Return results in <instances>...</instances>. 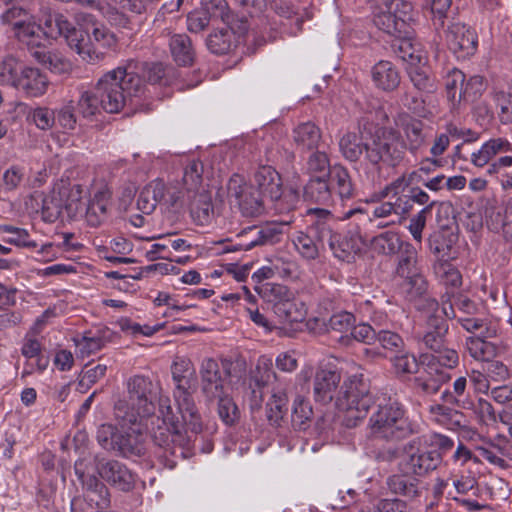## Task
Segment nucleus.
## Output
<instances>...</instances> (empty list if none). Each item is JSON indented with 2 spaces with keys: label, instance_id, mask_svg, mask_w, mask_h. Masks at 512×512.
I'll return each mask as SVG.
<instances>
[{
  "label": "nucleus",
  "instance_id": "nucleus-22",
  "mask_svg": "<svg viewBox=\"0 0 512 512\" xmlns=\"http://www.w3.org/2000/svg\"><path fill=\"white\" fill-rule=\"evenodd\" d=\"M474 462L486 461L495 468L506 470L510 468L507 456L508 440L505 436L497 435L494 439H483L475 446Z\"/></svg>",
  "mask_w": 512,
  "mask_h": 512
},
{
  "label": "nucleus",
  "instance_id": "nucleus-54",
  "mask_svg": "<svg viewBox=\"0 0 512 512\" xmlns=\"http://www.w3.org/2000/svg\"><path fill=\"white\" fill-rule=\"evenodd\" d=\"M393 371L397 376L414 374L418 371V362L416 357L403 348L390 358Z\"/></svg>",
  "mask_w": 512,
  "mask_h": 512
},
{
  "label": "nucleus",
  "instance_id": "nucleus-38",
  "mask_svg": "<svg viewBox=\"0 0 512 512\" xmlns=\"http://www.w3.org/2000/svg\"><path fill=\"white\" fill-rule=\"evenodd\" d=\"M202 174H203V164L198 160H191L187 163L184 168L183 176H182V187L179 188L176 185H173L177 191L181 192V195H190L191 193H195L201 190H205L202 187Z\"/></svg>",
  "mask_w": 512,
  "mask_h": 512
},
{
  "label": "nucleus",
  "instance_id": "nucleus-8",
  "mask_svg": "<svg viewBox=\"0 0 512 512\" xmlns=\"http://www.w3.org/2000/svg\"><path fill=\"white\" fill-rule=\"evenodd\" d=\"M373 403L374 397L361 374L349 376L336 399V406L345 413L348 427L356 426L359 420L364 419Z\"/></svg>",
  "mask_w": 512,
  "mask_h": 512
},
{
  "label": "nucleus",
  "instance_id": "nucleus-15",
  "mask_svg": "<svg viewBox=\"0 0 512 512\" xmlns=\"http://www.w3.org/2000/svg\"><path fill=\"white\" fill-rule=\"evenodd\" d=\"M230 198L238 205L243 216L256 217L263 212V201L260 192L246 183L239 175H234L228 183Z\"/></svg>",
  "mask_w": 512,
  "mask_h": 512
},
{
  "label": "nucleus",
  "instance_id": "nucleus-61",
  "mask_svg": "<svg viewBox=\"0 0 512 512\" xmlns=\"http://www.w3.org/2000/svg\"><path fill=\"white\" fill-rule=\"evenodd\" d=\"M435 203V201H431L430 205L423 207L409 220L407 229L416 242H422V233L424 228L426 227L427 217L431 214Z\"/></svg>",
  "mask_w": 512,
  "mask_h": 512
},
{
  "label": "nucleus",
  "instance_id": "nucleus-4",
  "mask_svg": "<svg viewBox=\"0 0 512 512\" xmlns=\"http://www.w3.org/2000/svg\"><path fill=\"white\" fill-rule=\"evenodd\" d=\"M159 413L161 415L162 425H158L153 430L152 439L159 448L163 450L161 456L170 462V467L175 465L174 460H169L168 456L174 458H185L191 448L192 438L199 432H192L188 425L176 417L170 405L169 398H160Z\"/></svg>",
  "mask_w": 512,
  "mask_h": 512
},
{
  "label": "nucleus",
  "instance_id": "nucleus-18",
  "mask_svg": "<svg viewBox=\"0 0 512 512\" xmlns=\"http://www.w3.org/2000/svg\"><path fill=\"white\" fill-rule=\"evenodd\" d=\"M80 28L75 30L83 34L84 39H89L90 47L96 53L100 54L101 57L90 59L81 57L83 60L95 63L104 58V52L100 51V48H112L116 44L115 35L110 32L105 26L97 23L91 15L83 14L78 16Z\"/></svg>",
  "mask_w": 512,
  "mask_h": 512
},
{
  "label": "nucleus",
  "instance_id": "nucleus-64",
  "mask_svg": "<svg viewBox=\"0 0 512 512\" xmlns=\"http://www.w3.org/2000/svg\"><path fill=\"white\" fill-rule=\"evenodd\" d=\"M74 109L75 106L72 100L67 101L60 108L54 109L56 125L66 132L73 131L76 128L77 117Z\"/></svg>",
  "mask_w": 512,
  "mask_h": 512
},
{
  "label": "nucleus",
  "instance_id": "nucleus-21",
  "mask_svg": "<svg viewBox=\"0 0 512 512\" xmlns=\"http://www.w3.org/2000/svg\"><path fill=\"white\" fill-rule=\"evenodd\" d=\"M201 391L208 400H214L227 392L229 371H221L218 362L205 358L200 366Z\"/></svg>",
  "mask_w": 512,
  "mask_h": 512
},
{
  "label": "nucleus",
  "instance_id": "nucleus-1",
  "mask_svg": "<svg viewBox=\"0 0 512 512\" xmlns=\"http://www.w3.org/2000/svg\"><path fill=\"white\" fill-rule=\"evenodd\" d=\"M130 68V64L118 66L99 78L94 89L82 91L77 100L79 114L93 119L101 110L120 112L141 90V79Z\"/></svg>",
  "mask_w": 512,
  "mask_h": 512
},
{
  "label": "nucleus",
  "instance_id": "nucleus-57",
  "mask_svg": "<svg viewBox=\"0 0 512 512\" xmlns=\"http://www.w3.org/2000/svg\"><path fill=\"white\" fill-rule=\"evenodd\" d=\"M257 290L262 298L272 305L273 311L278 304L282 303L283 300L292 294L286 286L275 283H265L257 288Z\"/></svg>",
  "mask_w": 512,
  "mask_h": 512
},
{
  "label": "nucleus",
  "instance_id": "nucleus-50",
  "mask_svg": "<svg viewBox=\"0 0 512 512\" xmlns=\"http://www.w3.org/2000/svg\"><path fill=\"white\" fill-rule=\"evenodd\" d=\"M466 349L477 361L489 362L497 354V346L480 336H471L466 340Z\"/></svg>",
  "mask_w": 512,
  "mask_h": 512
},
{
  "label": "nucleus",
  "instance_id": "nucleus-17",
  "mask_svg": "<svg viewBox=\"0 0 512 512\" xmlns=\"http://www.w3.org/2000/svg\"><path fill=\"white\" fill-rule=\"evenodd\" d=\"M99 458L84 457L75 462L74 470L78 480L90 495V501L95 502L98 508H106L110 504L109 491L103 482L90 473V466H97Z\"/></svg>",
  "mask_w": 512,
  "mask_h": 512
},
{
  "label": "nucleus",
  "instance_id": "nucleus-23",
  "mask_svg": "<svg viewBox=\"0 0 512 512\" xmlns=\"http://www.w3.org/2000/svg\"><path fill=\"white\" fill-rule=\"evenodd\" d=\"M477 486L474 476L467 473L450 474L446 478H438L433 487L435 496H445L447 499L460 501L461 496L467 495Z\"/></svg>",
  "mask_w": 512,
  "mask_h": 512
},
{
  "label": "nucleus",
  "instance_id": "nucleus-14",
  "mask_svg": "<svg viewBox=\"0 0 512 512\" xmlns=\"http://www.w3.org/2000/svg\"><path fill=\"white\" fill-rule=\"evenodd\" d=\"M183 198L184 196L176 190L173 184L166 185L161 179H155L140 191L136 205L139 211L149 215L161 201L174 206Z\"/></svg>",
  "mask_w": 512,
  "mask_h": 512
},
{
  "label": "nucleus",
  "instance_id": "nucleus-53",
  "mask_svg": "<svg viewBox=\"0 0 512 512\" xmlns=\"http://www.w3.org/2000/svg\"><path fill=\"white\" fill-rule=\"evenodd\" d=\"M106 339L100 332H85L76 340L77 353L82 357H89L100 351L106 345Z\"/></svg>",
  "mask_w": 512,
  "mask_h": 512
},
{
  "label": "nucleus",
  "instance_id": "nucleus-30",
  "mask_svg": "<svg viewBox=\"0 0 512 512\" xmlns=\"http://www.w3.org/2000/svg\"><path fill=\"white\" fill-rule=\"evenodd\" d=\"M371 78L376 88L391 92L401 82L400 72L390 61L380 60L371 68Z\"/></svg>",
  "mask_w": 512,
  "mask_h": 512
},
{
  "label": "nucleus",
  "instance_id": "nucleus-6",
  "mask_svg": "<svg viewBox=\"0 0 512 512\" xmlns=\"http://www.w3.org/2000/svg\"><path fill=\"white\" fill-rule=\"evenodd\" d=\"M126 387L127 399L115 405L116 418L124 423H138L152 416L155 412L152 382L147 377L135 375L128 379Z\"/></svg>",
  "mask_w": 512,
  "mask_h": 512
},
{
  "label": "nucleus",
  "instance_id": "nucleus-26",
  "mask_svg": "<svg viewBox=\"0 0 512 512\" xmlns=\"http://www.w3.org/2000/svg\"><path fill=\"white\" fill-rule=\"evenodd\" d=\"M391 48L393 53L407 64V67L419 63H425L427 60L421 44L417 42L408 31L397 35L392 40Z\"/></svg>",
  "mask_w": 512,
  "mask_h": 512
},
{
  "label": "nucleus",
  "instance_id": "nucleus-12",
  "mask_svg": "<svg viewBox=\"0 0 512 512\" xmlns=\"http://www.w3.org/2000/svg\"><path fill=\"white\" fill-rule=\"evenodd\" d=\"M306 215L310 217L308 231H298L294 234L292 242L298 254L305 260L312 261L319 257L320 250L324 247L325 241L318 238V225L329 218V210L323 208H309Z\"/></svg>",
  "mask_w": 512,
  "mask_h": 512
},
{
  "label": "nucleus",
  "instance_id": "nucleus-62",
  "mask_svg": "<svg viewBox=\"0 0 512 512\" xmlns=\"http://www.w3.org/2000/svg\"><path fill=\"white\" fill-rule=\"evenodd\" d=\"M232 33L228 29H222L209 34L206 45L214 54H225L231 48Z\"/></svg>",
  "mask_w": 512,
  "mask_h": 512
},
{
  "label": "nucleus",
  "instance_id": "nucleus-44",
  "mask_svg": "<svg viewBox=\"0 0 512 512\" xmlns=\"http://www.w3.org/2000/svg\"><path fill=\"white\" fill-rule=\"evenodd\" d=\"M417 307L424 313L428 320L437 324L438 320L447 323V319L455 317V312L451 304L443 303L442 307H439L438 302L433 298H420Z\"/></svg>",
  "mask_w": 512,
  "mask_h": 512
},
{
  "label": "nucleus",
  "instance_id": "nucleus-40",
  "mask_svg": "<svg viewBox=\"0 0 512 512\" xmlns=\"http://www.w3.org/2000/svg\"><path fill=\"white\" fill-rule=\"evenodd\" d=\"M274 313L281 322L292 324L302 322L305 319L306 308L305 305L298 301L292 293L290 297L286 298L282 303L276 306Z\"/></svg>",
  "mask_w": 512,
  "mask_h": 512
},
{
  "label": "nucleus",
  "instance_id": "nucleus-55",
  "mask_svg": "<svg viewBox=\"0 0 512 512\" xmlns=\"http://www.w3.org/2000/svg\"><path fill=\"white\" fill-rule=\"evenodd\" d=\"M434 273L446 287L458 288L462 283L460 272L449 262L438 260L434 266Z\"/></svg>",
  "mask_w": 512,
  "mask_h": 512
},
{
  "label": "nucleus",
  "instance_id": "nucleus-56",
  "mask_svg": "<svg viewBox=\"0 0 512 512\" xmlns=\"http://www.w3.org/2000/svg\"><path fill=\"white\" fill-rule=\"evenodd\" d=\"M464 83L465 75L461 70L453 68L447 73L445 78V89L447 98L453 105L462 101V98H460V92L463 90Z\"/></svg>",
  "mask_w": 512,
  "mask_h": 512
},
{
  "label": "nucleus",
  "instance_id": "nucleus-59",
  "mask_svg": "<svg viewBox=\"0 0 512 512\" xmlns=\"http://www.w3.org/2000/svg\"><path fill=\"white\" fill-rule=\"evenodd\" d=\"M84 194L85 190L79 184L73 185L69 190L66 189L64 205L70 216L78 217L83 215L84 204L82 203V198Z\"/></svg>",
  "mask_w": 512,
  "mask_h": 512
},
{
  "label": "nucleus",
  "instance_id": "nucleus-46",
  "mask_svg": "<svg viewBox=\"0 0 512 512\" xmlns=\"http://www.w3.org/2000/svg\"><path fill=\"white\" fill-rule=\"evenodd\" d=\"M409 242L403 241L398 233L393 231H386L377 236L372 240L373 249L383 255H396L403 248L405 244Z\"/></svg>",
  "mask_w": 512,
  "mask_h": 512
},
{
  "label": "nucleus",
  "instance_id": "nucleus-28",
  "mask_svg": "<svg viewBox=\"0 0 512 512\" xmlns=\"http://www.w3.org/2000/svg\"><path fill=\"white\" fill-rule=\"evenodd\" d=\"M485 223L489 230L500 233L506 240L512 239V198L502 207H487Z\"/></svg>",
  "mask_w": 512,
  "mask_h": 512
},
{
  "label": "nucleus",
  "instance_id": "nucleus-35",
  "mask_svg": "<svg viewBox=\"0 0 512 512\" xmlns=\"http://www.w3.org/2000/svg\"><path fill=\"white\" fill-rule=\"evenodd\" d=\"M110 192L106 188L96 191L84 207L83 215L88 225L99 226L107 216V207L110 202Z\"/></svg>",
  "mask_w": 512,
  "mask_h": 512
},
{
  "label": "nucleus",
  "instance_id": "nucleus-60",
  "mask_svg": "<svg viewBox=\"0 0 512 512\" xmlns=\"http://www.w3.org/2000/svg\"><path fill=\"white\" fill-rule=\"evenodd\" d=\"M313 410L310 402L303 396L298 395L292 406V422L295 427L304 429L308 421L311 420Z\"/></svg>",
  "mask_w": 512,
  "mask_h": 512
},
{
  "label": "nucleus",
  "instance_id": "nucleus-25",
  "mask_svg": "<svg viewBox=\"0 0 512 512\" xmlns=\"http://www.w3.org/2000/svg\"><path fill=\"white\" fill-rule=\"evenodd\" d=\"M65 195L66 188H53L48 194L36 191L31 195L30 205L31 207H40L43 220L52 223L59 218L62 210L65 209Z\"/></svg>",
  "mask_w": 512,
  "mask_h": 512
},
{
  "label": "nucleus",
  "instance_id": "nucleus-58",
  "mask_svg": "<svg viewBox=\"0 0 512 512\" xmlns=\"http://www.w3.org/2000/svg\"><path fill=\"white\" fill-rule=\"evenodd\" d=\"M331 169L330 160L325 152L315 151L307 159L306 171L310 177H328Z\"/></svg>",
  "mask_w": 512,
  "mask_h": 512
},
{
  "label": "nucleus",
  "instance_id": "nucleus-49",
  "mask_svg": "<svg viewBox=\"0 0 512 512\" xmlns=\"http://www.w3.org/2000/svg\"><path fill=\"white\" fill-rule=\"evenodd\" d=\"M33 56L53 73L66 74L72 70L71 62L58 52L38 49L33 52Z\"/></svg>",
  "mask_w": 512,
  "mask_h": 512
},
{
  "label": "nucleus",
  "instance_id": "nucleus-31",
  "mask_svg": "<svg viewBox=\"0 0 512 512\" xmlns=\"http://www.w3.org/2000/svg\"><path fill=\"white\" fill-rule=\"evenodd\" d=\"M440 398L444 404L460 409L470 410L474 408L466 376L457 377L451 387L442 392Z\"/></svg>",
  "mask_w": 512,
  "mask_h": 512
},
{
  "label": "nucleus",
  "instance_id": "nucleus-51",
  "mask_svg": "<svg viewBox=\"0 0 512 512\" xmlns=\"http://www.w3.org/2000/svg\"><path fill=\"white\" fill-rule=\"evenodd\" d=\"M287 403L288 397L285 389L280 386L274 387L272 395L266 404L267 417L271 423H279L287 412Z\"/></svg>",
  "mask_w": 512,
  "mask_h": 512
},
{
  "label": "nucleus",
  "instance_id": "nucleus-43",
  "mask_svg": "<svg viewBox=\"0 0 512 512\" xmlns=\"http://www.w3.org/2000/svg\"><path fill=\"white\" fill-rule=\"evenodd\" d=\"M304 197L307 200L324 205L330 203L332 200V192L328 183V177H310L304 187Z\"/></svg>",
  "mask_w": 512,
  "mask_h": 512
},
{
  "label": "nucleus",
  "instance_id": "nucleus-9",
  "mask_svg": "<svg viewBox=\"0 0 512 512\" xmlns=\"http://www.w3.org/2000/svg\"><path fill=\"white\" fill-rule=\"evenodd\" d=\"M0 83L13 86L31 97L43 95L49 85L46 75L38 68L23 66L11 57L3 62Z\"/></svg>",
  "mask_w": 512,
  "mask_h": 512
},
{
  "label": "nucleus",
  "instance_id": "nucleus-11",
  "mask_svg": "<svg viewBox=\"0 0 512 512\" xmlns=\"http://www.w3.org/2000/svg\"><path fill=\"white\" fill-rule=\"evenodd\" d=\"M408 185L404 176H400L375 194V199L372 201H380V203L373 208L372 216L368 215L369 220L387 218L392 215L405 218L413 208L407 195L404 194Z\"/></svg>",
  "mask_w": 512,
  "mask_h": 512
},
{
  "label": "nucleus",
  "instance_id": "nucleus-41",
  "mask_svg": "<svg viewBox=\"0 0 512 512\" xmlns=\"http://www.w3.org/2000/svg\"><path fill=\"white\" fill-rule=\"evenodd\" d=\"M169 47L178 65L188 66L194 61V50L190 38L185 34H175L170 38Z\"/></svg>",
  "mask_w": 512,
  "mask_h": 512
},
{
  "label": "nucleus",
  "instance_id": "nucleus-29",
  "mask_svg": "<svg viewBox=\"0 0 512 512\" xmlns=\"http://www.w3.org/2000/svg\"><path fill=\"white\" fill-rule=\"evenodd\" d=\"M341 381L337 371L321 369L316 372L313 383L314 397L317 402L330 403Z\"/></svg>",
  "mask_w": 512,
  "mask_h": 512
},
{
  "label": "nucleus",
  "instance_id": "nucleus-48",
  "mask_svg": "<svg viewBox=\"0 0 512 512\" xmlns=\"http://www.w3.org/2000/svg\"><path fill=\"white\" fill-rule=\"evenodd\" d=\"M418 266V253L416 248L409 242L398 253L395 273L400 278L420 271Z\"/></svg>",
  "mask_w": 512,
  "mask_h": 512
},
{
  "label": "nucleus",
  "instance_id": "nucleus-16",
  "mask_svg": "<svg viewBox=\"0 0 512 512\" xmlns=\"http://www.w3.org/2000/svg\"><path fill=\"white\" fill-rule=\"evenodd\" d=\"M145 420L138 423H124L119 420L121 429L115 440L114 451L126 458L141 457L146 452Z\"/></svg>",
  "mask_w": 512,
  "mask_h": 512
},
{
  "label": "nucleus",
  "instance_id": "nucleus-32",
  "mask_svg": "<svg viewBox=\"0 0 512 512\" xmlns=\"http://www.w3.org/2000/svg\"><path fill=\"white\" fill-rule=\"evenodd\" d=\"M450 378L446 368L431 360L425 368V374L415 378V385L426 394H436Z\"/></svg>",
  "mask_w": 512,
  "mask_h": 512
},
{
  "label": "nucleus",
  "instance_id": "nucleus-45",
  "mask_svg": "<svg viewBox=\"0 0 512 512\" xmlns=\"http://www.w3.org/2000/svg\"><path fill=\"white\" fill-rule=\"evenodd\" d=\"M389 490L397 495L415 498L419 494V481L408 474H394L387 478Z\"/></svg>",
  "mask_w": 512,
  "mask_h": 512
},
{
  "label": "nucleus",
  "instance_id": "nucleus-27",
  "mask_svg": "<svg viewBox=\"0 0 512 512\" xmlns=\"http://www.w3.org/2000/svg\"><path fill=\"white\" fill-rule=\"evenodd\" d=\"M291 222H270L260 227H255L250 230V240L247 243H242L244 250H250L256 246L274 245L281 241L284 228Z\"/></svg>",
  "mask_w": 512,
  "mask_h": 512
},
{
  "label": "nucleus",
  "instance_id": "nucleus-36",
  "mask_svg": "<svg viewBox=\"0 0 512 512\" xmlns=\"http://www.w3.org/2000/svg\"><path fill=\"white\" fill-rule=\"evenodd\" d=\"M512 152V143L506 138H491L479 150L471 154L470 161L476 167H484L499 153Z\"/></svg>",
  "mask_w": 512,
  "mask_h": 512
},
{
  "label": "nucleus",
  "instance_id": "nucleus-19",
  "mask_svg": "<svg viewBox=\"0 0 512 512\" xmlns=\"http://www.w3.org/2000/svg\"><path fill=\"white\" fill-rule=\"evenodd\" d=\"M334 225L335 219L329 211V218L318 225V238L328 243L334 257L341 261H350L358 250V246L353 238L337 233Z\"/></svg>",
  "mask_w": 512,
  "mask_h": 512
},
{
  "label": "nucleus",
  "instance_id": "nucleus-20",
  "mask_svg": "<svg viewBox=\"0 0 512 512\" xmlns=\"http://www.w3.org/2000/svg\"><path fill=\"white\" fill-rule=\"evenodd\" d=\"M446 42L449 50L458 59H466L473 56L478 48L476 31L463 23H453L448 27Z\"/></svg>",
  "mask_w": 512,
  "mask_h": 512
},
{
  "label": "nucleus",
  "instance_id": "nucleus-39",
  "mask_svg": "<svg viewBox=\"0 0 512 512\" xmlns=\"http://www.w3.org/2000/svg\"><path fill=\"white\" fill-rule=\"evenodd\" d=\"M293 140L302 150L317 149L321 140V131L313 122H303L294 128Z\"/></svg>",
  "mask_w": 512,
  "mask_h": 512
},
{
  "label": "nucleus",
  "instance_id": "nucleus-34",
  "mask_svg": "<svg viewBox=\"0 0 512 512\" xmlns=\"http://www.w3.org/2000/svg\"><path fill=\"white\" fill-rule=\"evenodd\" d=\"M398 126L403 135L406 148L411 153H416L425 141L422 121L409 115H402L399 117Z\"/></svg>",
  "mask_w": 512,
  "mask_h": 512
},
{
  "label": "nucleus",
  "instance_id": "nucleus-13",
  "mask_svg": "<svg viewBox=\"0 0 512 512\" xmlns=\"http://www.w3.org/2000/svg\"><path fill=\"white\" fill-rule=\"evenodd\" d=\"M442 461L440 452L426 450L421 447L419 440H412L405 445L400 465L406 473L425 475L435 470Z\"/></svg>",
  "mask_w": 512,
  "mask_h": 512
},
{
  "label": "nucleus",
  "instance_id": "nucleus-24",
  "mask_svg": "<svg viewBox=\"0 0 512 512\" xmlns=\"http://www.w3.org/2000/svg\"><path fill=\"white\" fill-rule=\"evenodd\" d=\"M97 472L102 479L121 491L128 492L135 486V475L117 460L99 459Z\"/></svg>",
  "mask_w": 512,
  "mask_h": 512
},
{
  "label": "nucleus",
  "instance_id": "nucleus-2",
  "mask_svg": "<svg viewBox=\"0 0 512 512\" xmlns=\"http://www.w3.org/2000/svg\"><path fill=\"white\" fill-rule=\"evenodd\" d=\"M339 149L350 162L358 161L365 152L362 167L367 180L372 184L381 183L382 165L396 166L403 158L396 135L386 130L376 132L364 142L355 133L348 132L340 138Z\"/></svg>",
  "mask_w": 512,
  "mask_h": 512
},
{
  "label": "nucleus",
  "instance_id": "nucleus-5",
  "mask_svg": "<svg viewBox=\"0 0 512 512\" xmlns=\"http://www.w3.org/2000/svg\"><path fill=\"white\" fill-rule=\"evenodd\" d=\"M171 373L175 384L173 396L178 413L192 432H201V416L192 396L195 370L191 361L187 358H177L172 364Z\"/></svg>",
  "mask_w": 512,
  "mask_h": 512
},
{
  "label": "nucleus",
  "instance_id": "nucleus-42",
  "mask_svg": "<svg viewBox=\"0 0 512 512\" xmlns=\"http://www.w3.org/2000/svg\"><path fill=\"white\" fill-rule=\"evenodd\" d=\"M331 191H335L341 199H350L354 194V185L348 170L335 165L329 173Z\"/></svg>",
  "mask_w": 512,
  "mask_h": 512
},
{
  "label": "nucleus",
  "instance_id": "nucleus-33",
  "mask_svg": "<svg viewBox=\"0 0 512 512\" xmlns=\"http://www.w3.org/2000/svg\"><path fill=\"white\" fill-rule=\"evenodd\" d=\"M178 203L189 205L191 217L198 225H205L209 222L213 207L211 196L206 190L185 195L184 201Z\"/></svg>",
  "mask_w": 512,
  "mask_h": 512
},
{
  "label": "nucleus",
  "instance_id": "nucleus-37",
  "mask_svg": "<svg viewBox=\"0 0 512 512\" xmlns=\"http://www.w3.org/2000/svg\"><path fill=\"white\" fill-rule=\"evenodd\" d=\"M373 22L379 30H382L394 38L402 34V22H397L388 0H382L376 5L373 12Z\"/></svg>",
  "mask_w": 512,
  "mask_h": 512
},
{
  "label": "nucleus",
  "instance_id": "nucleus-7",
  "mask_svg": "<svg viewBox=\"0 0 512 512\" xmlns=\"http://www.w3.org/2000/svg\"><path fill=\"white\" fill-rule=\"evenodd\" d=\"M369 427L375 437L387 440H400L418 432V425L406 417L403 405L393 399L378 405Z\"/></svg>",
  "mask_w": 512,
  "mask_h": 512
},
{
  "label": "nucleus",
  "instance_id": "nucleus-3",
  "mask_svg": "<svg viewBox=\"0 0 512 512\" xmlns=\"http://www.w3.org/2000/svg\"><path fill=\"white\" fill-rule=\"evenodd\" d=\"M43 25L37 24L31 15L30 19L24 21L13 33L22 43L31 48H40L46 38H57L63 36L69 47L76 51L81 57L95 59L101 57L91 49L89 39H84L83 34L75 30V26L62 14L52 15L43 10Z\"/></svg>",
  "mask_w": 512,
  "mask_h": 512
},
{
  "label": "nucleus",
  "instance_id": "nucleus-47",
  "mask_svg": "<svg viewBox=\"0 0 512 512\" xmlns=\"http://www.w3.org/2000/svg\"><path fill=\"white\" fill-rule=\"evenodd\" d=\"M407 72L416 89L426 93H432L437 89L435 79L427 66V60L425 63L407 67Z\"/></svg>",
  "mask_w": 512,
  "mask_h": 512
},
{
  "label": "nucleus",
  "instance_id": "nucleus-63",
  "mask_svg": "<svg viewBox=\"0 0 512 512\" xmlns=\"http://www.w3.org/2000/svg\"><path fill=\"white\" fill-rule=\"evenodd\" d=\"M429 413L433 419L439 423L446 424L449 420H453L456 426L462 425L463 414L458 410H454L450 405L434 403L429 406Z\"/></svg>",
  "mask_w": 512,
  "mask_h": 512
},
{
  "label": "nucleus",
  "instance_id": "nucleus-10",
  "mask_svg": "<svg viewBox=\"0 0 512 512\" xmlns=\"http://www.w3.org/2000/svg\"><path fill=\"white\" fill-rule=\"evenodd\" d=\"M259 190L270 198L273 209L278 214L293 210L298 201V192L294 189L284 191L280 174L271 166H261L254 175Z\"/></svg>",
  "mask_w": 512,
  "mask_h": 512
},
{
  "label": "nucleus",
  "instance_id": "nucleus-52",
  "mask_svg": "<svg viewBox=\"0 0 512 512\" xmlns=\"http://www.w3.org/2000/svg\"><path fill=\"white\" fill-rule=\"evenodd\" d=\"M428 327L431 329L427 331L423 337V344L433 352H436L445 345V335L448 330L447 323L438 320V324L427 319Z\"/></svg>",
  "mask_w": 512,
  "mask_h": 512
}]
</instances>
